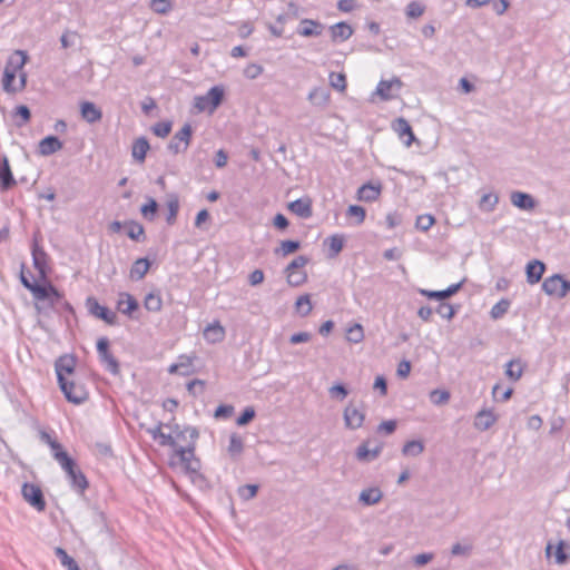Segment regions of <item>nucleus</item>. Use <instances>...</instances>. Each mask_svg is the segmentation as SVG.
<instances>
[{"mask_svg": "<svg viewBox=\"0 0 570 570\" xmlns=\"http://www.w3.org/2000/svg\"><path fill=\"white\" fill-rule=\"evenodd\" d=\"M20 281L31 292L36 301L48 302L50 307L62 306L67 311L72 312V306L63 299L62 294L51 283L39 284L36 281L31 282L23 274H21Z\"/></svg>", "mask_w": 570, "mask_h": 570, "instance_id": "nucleus-1", "label": "nucleus"}, {"mask_svg": "<svg viewBox=\"0 0 570 570\" xmlns=\"http://www.w3.org/2000/svg\"><path fill=\"white\" fill-rule=\"evenodd\" d=\"M188 434L191 442L186 446H179L176 449L175 456L178 458L179 462L184 466L185 471L191 475L200 476V461L195 456V442L198 439V431L196 428L187 426L179 434Z\"/></svg>", "mask_w": 570, "mask_h": 570, "instance_id": "nucleus-2", "label": "nucleus"}, {"mask_svg": "<svg viewBox=\"0 0 570 570\" xmlns=\"http://www.w3.org/2000/svg\"><path fill=\"white\" fill-rule=\"evenodd\" d=\"M61 459L63 460V464L60 466L67 474V479L69 481L70 488L76 493L82 495L85 493V491L89 488V482H88L86 475L78 468V465L73 459H67L65 456H62Z\"/></svg>", "mask_w": 570, "mask_h": 570, "instance_id": "nucleus-3", "label": "nucleus"}, {"mask_svg": "<svg viewBox=\"0 0 570 570\" xmlns=\"http://www.w3.org/2000/svg\"><path fill=\"white\" fill-rule=\"evenodd\" d=\"M224 95L225 91L222 86H214L206 95L196 96L194 106L200 112L208 111L213 114L222 105Z\"/></svg>", "mask_w": 570, "mask_h": 570, "instance_id": "nucleus-4", "label": "nucleus"}, {"mask_svg": "<svg viewBox=\"0 0 570 570\" xmlns=\"http://www.w3.org/2000/svg\"><path fill=\"white\" fill-rule=\"evenodd\" d=\"M109 340L107 337H100L97 341V353L101 364L112 375L120 373V367L117 358L109 351Z\"/></svg>", "mask_w": 570, "mask_h": 570, "instance_id": "nucleus-5", "label": "nucleus"}, {"mask_svg": "<svg viewBox=\"0 0 570 570\" xmlns=\"http://www.w3.org/2000/svg\"><path fill=\"white\" fill-rule=\"evenodd\" d=\"M542 291L547 295L563 298L570 292V281L564 279L560 274H554L543 281Z\"/></svg>", "mask_w": 570, "mask_h": 570, "instance_id": "nucleus-6", "label": "nucleus"}, {"mask_svg": "<svg viewBox=\"0 0 570 570\" xmlns=\"http://www.w3.org/2000/svg\"><path fill=\"white\" fill-rule=\"evenodd\" d=\"M193 137V127L190 124H185L179 131H177L170 139L167 149L174 154H180L187 150Z\"/></svg>", "mask_w": 570, "mask_h": 570, "instance_id": "nucleus-7", "label": "nucleus"}, {"mask_svg": "<svg viewBox=\"0 0 570 570\" xmlns=\"http://www.w3.org/2000/svg\"><path fill=\"white\" fill-rule=\"evenodd\" d=\"M59 387L67 401L73 404H81L87 400L88 393L82 384L68 379L67 381H62Z\"/></svg>", "mask_w": 570, "mask_h": 570, "instance_id": "nucleus-8", "label": "nucleus"}, {"mask_svg": "<svg viewBox=\"0 0 570 570\" xmlns=\"http://www.w3.org/2000/svg\"><path fill=\"white\" fill-rule=\"evenodd\" d=\"M86 307L90 315L106 322L109 325L117 324V315L108 307L100 305L97 298L89 296L86 299Z\"/></svg>", "mask_w": 570, "mask_h": 570, "instance_id": "nucleus-9", "label": "nucleus"}, {"mask_svg": "<svg viewBox=\"0 0 570 570\" xmlns=\"http://www.w3.org/2000/svg\"><path fill=\"white\" fill-rule=\"evenodd\" d=\"M23 499L38 511H43L46 508V501L41 489L32 483H24L22 485Z\"/></svg>", "mask_w": 570, "mask_h": 570, "instance_id": "nucleus-10", "label": "nucleus"}, {"mask_svg": "<svg viewBox=\"0 0 570 570\" xmlns=\"http://www.w3.org/2000/svg\"><path fill=\"white\" fill-rule=\"evenodd\" d=\"M76 368V357L70 354H65L57 358L55 370L57 374L58 384L67 381V375H71Z\"/></svg>", "mask_w": 570, "mask_h": 570, "instance_id": "nucleus-11", "label": "nucleus"}, {"mask_svg": "<svg viewBox=\"0 0 570 570\" xmlns=\"http://www.w3.org/2000/svg\"><path fill=\"white\" fill-rule=\"evenodd\" d=\"M345 426L350 430L360 429L365 420V413L353 404H348L343 413Z\"/></svg>", "mask_w": 570, "mask_h": 570, "instance_id": "nucleus-12", "label": "nucleus"}, {"mask_svg": "<svg viewBox=\"0 0 570 570\" xmlns=\"http://www.w3.org/2000/svg\"><path fill=\"white\" fill-rule=\"evenodd\" d=\"M32 261H33L35 268L39 273L40 279L46 281L48 278V273H49L48 255L37 244H35L32 246Z\"/></svg>", "mask_w": 570, "mask_h": 570, "instance_id": "nucleus-13", "label": "nucleus"}, {"mask_svg": "<svg viewBox=\"0 0 570 570\" xmlns=\"http://www.w3.org/2000/svg\"><path fill=\"white\" fill-rule=\"evenodd\" d=\"M139 308L138 301L129 293H120L117 309L129 318H137L134 314Z\"/></svg>", "mask_w": 570, "mask_h": 570, "instance_id": "nucleus-14", "label": "nucleus"}, {"mask_svg": "<svg viewBox=\"0 0 570 570\" xmlns=\"http://www.w3.org/2000/svg\"><path fill=\"white\" fill-rule=\"evenodd\" d=\"M462 284H463V282H459V283L450 285L448 288L442 289V291H430V289L420 288L419 293L430 299H436V301L443 302V301L450 298L451 296H453L454 294H456L461 289Z\"/></svg>", "mask_w": 570, "mask_h": 570, "instance_id": "nucleus-15", "label": "nucleus"}, {"mask_svg": "<svg viewBox=\"0 0 570 570\" xmlns=\"http://www.w3.org/2000/svg\"><path fill=\"white\" fill-rule=\"evenodd\" d=\"M324 30V24L313 19H302L297 28V35L302 37H318Z\"/></svg>", "mask_w": 570, "mask_h": 570, "instance_id": "nucleus-16", "label": "nucleus"}, {"mask_svg": "<svg viewBox=\"0 0 570 570\" xmlns=\"http://www.w3.org/2000/svg\"><path fill=\"white\" fill-rule=\"evenodd\" d=\"M62 146V141L57 136L49 135L39 141L38 153L41 156H50L59 151Z\"/></svg>", "mask_w": 570, "mask_h": 570, "instance_id": "nucleus-17", "label": "nucleus"}, {"mask_svg": "<svg viewBox=\"0 0 570 570\" xmlns=\"http://www.w3.org/2000/svg\"><path fill=\"white\" fill-rule=\"evenodd\" d=\"M383 450L382 444H377L374 449H368V442L361 443L355 452V458L360 462H372L377 459Z\"/></svg>", "mask_w": 570, "mask_h": 570, "instance_id": "nucleus-18", "label": "nucleus"}, {"mask_svg": "<svg viewBox=\"0 0 570 570\" xmlns=\"http://www.w3.org/2000/svg\"><path fill=\"white\" fill-rule=\"evenodd\" d=\"M546 271V264L539 259L530 261L525 266L527 282L531 285L541 281Z\"/></svg>", "mask_w": 570, "mask_h": 570, "instance_id": "nucleus-19", "label": "nucleus"}, {"mask_svg": "<svg viewBox=\"0 0 570 570\" xmlns=\"http://www.w3.org/2000/svg\"><path fill=\"white\" fill-rule=\"evenodd\" d=\"M510 200L513 206L522 210H532L537 205L535 199L530 194L523 191H512Z\"/></svg>", "mask_w": 570, "mask_h": 570, "instance_id": "nucleus-20", "label": "nucleus"}, {"mask_svg": "<svg viewBox=\"0 0 570 570\" xmlns=\"http://www.w3.org/2000/svg\"><path fill=\"white\" fill-rule=\"evenodd\" d=\"M80 114L82 119L89 124H96L101 120V110L91 101H83L80 105Z\"/></svg>", "mask_w": 570, "mask_h": 570, "instance_id": "nucleus-21", "label": "nucleus"}, {"mask_svg": "<svg viewBox=\"0 0 570 570\" xmlns=\"http://www.w3.org/2000/svg\"><path fill=\"white\" fill-rule=\"evenodd\" d=\"M394 87L397 89L402 87V81L399 78H393L392 80H381L376 87V95H379L382 100H390L394 97L392 94Z\"/></svg>", "mask_w": 570, "mask_h": 570, "instance_id": "nucleus-22", "label": "nucleus"}, {"mask_svg": "<svg viewBox=\"0 0 570 570\" xmlns=\"http://www.w3.org/2000/svg\"><path fill=\"white\" fill-rule=\"evenodd\" d=\"M497 422V416L490 410H481L474 419V428L479 431L489 430Z\"/></svg>", "mask_w": 570, "mask_h": 570, "instance_id": "nucleus-23", "label": "nucleus"}, {"mask_svg": "<svg viewBox=\"0 0 570 570\" xmlns=\"http://www.w3.org/2000/svg\"><path fill=\"white\" fill-rule=\"evenodd\" d=\"M16 185L14 177L12 175L9 160L7 157L2 158L0 164V188L2 190H8Z\"/></svg>", "mask_w": 570, "mask_h": 570, "instance_id": "nucleus-24", "label": "nucleus"}, {"mask_svg": "<svg viewBox=\"0 0 570 570\" xmlns=\"http://www.w3.org/2000/svg\"><path fill=\"white\" fill-rule=\"evenodd\" d=\"M393 129L399 134L401 138L407 137L404 141L407 147L411 146V144L415 140L412 127L405 118H397L393 124Z\"/></svg>", "mask_w": 570, "mask_h": 570, "instance_id": "nucleus-25", "label": "nucleus"}, {"mask_svg": "<svg viewBox=\"0 0 570 570\" xmlns=\"http://www.w3.org/2000/svg\"><path fill=\"white\" fill-rule=\"evenodd\" d=\"M383 498V492L377 487L367 488L361 491L358 502L363 505L371 507L379 503Z\"/></svg>", "mask_w": 570, "mask_h": 570, "instance_id": "nucleus-26", "label": "nucleus"}, {"mask_svg": "<svg viewBox=\"0 0 570 570\" xmlns=\"http://www.w3.org/2000/svg\"><path fill=\"white\" fill-rule=\"evenodd\" d=\"M288 208L301 218H309L313 215L312 203L308 198L296 199L289 204Z\"/></svg>", "mask_w": 570, "mask_h": 570, "instance_id": "nucleus-27", "label": "nucleus"}, {"mask_svg": "<svg viewBox=\"0 0 570 570\" xmlns=\"http://www.w3.org/2000/svg\"><path fill=\"white\" fill-rule=\"evenodd\" d=\"M333 41H345L353 35V29L346 22H337L330 28Z\"/></svg>", "mask_w": 570, "mask_h": 570, "instance_id": "nucleus-28", "label": "nucleus"}, {"mask_svg": "<svg viewBox=\"0 0 570 570\" xmlns=\"http://www.w3.org/2000/svg\"><path fill=\"white\" fill-rule=\"evenodd\" d=\"M381 194L380 185H372L370 183L362 185L357 190V198L362 202H374Z\"/></svg>", "mask_w": 570, "mask_h": 570, "instance_id": "nucleus-29", "label": "nucleus"}, {"mask_svg": "<svg viewBox=\"0 0 570 570\" xmlns=\"http://www.w3.org/2000/svg\"><path fill=\"white\" fill-rule=\"evenodd\" d=\"M225 330L219 324V322H215L213 324H208L204 331V337L210 343H217L224 340Z\"/></svg>", "mask_w": 570, "mask_h": 570, "instance_id": "nucleus-30", "label": "nucleus"}, {"mask_svg": "<svg viewBox=\"0 0 570 570\" xmlns=\"http://www.w3.org/2000/svg\"><path fill=\"white\" fill-rule=\"evenodd\" d=\"M149 148V142L145 137L137 138L134 141L131 148V155L134 159L138 160L139 163H144Z\"/></svg>", "mask_w": 570, "mask_h": 570, "instance_id": "nucleus-31", "label": "nucleus"}, {"mask_svg": "<svg viewBox=\"0 0 570 570\" xmlns=\"http://www.w3.org/2000/svg\"><path fill=\"white\" fill-rule=\"evenodd\" d=\"M42 438L47 440V443L48 445L50 446L51 449V452H52V456L53 459L60 464L62 465L63 464V460L61 459L62 456L67 458V459H72L62 448V445L50 438L49 434L47 433H43L42 434Z\"/></svg>", "mask_w": 570, "mask_h": 570, "instance_id": "nucleus-32", "label": "nucleus"}, {"mask_svg": "<svg viewBox=\"0 0 570 570\" xmlns=\"http://www.w3.org/2000/svg\"><path fill=\"white\" fill-rule=\"evenodd\" d=\"M307 99L317 107H324L327 105L330 100V92L322 87H316L311 90L308 94Z\"/></svg>", "mask_w": 570, "mask_h": 570, "instance_id": "nucleus-33", "label": "nucleus"}, {"mask_svg": "<svg viewBox=\"0 0 570 570\" xmlns=\"http://www.w3.org/2000/svg\"><path fill=\"white\" fill-rule=\"evenodd\" d=\"M554 560L558 564H566L570 560V542L560 540L556 546Z\"/></svg>", "mask_w": 570, "mask_h": 570, "instance_id": "nucleus-34", "label": "nucleus"}, {"mask_svg": "<svg viewBox=\"0 0 570 570\" xmlns=\"http://www.w3.org/2000/svg\"><path fill=\"white\" fill-rule=\"evenodd\" d=\"M149 267L150 262L147 258H138L130 268V277L137 281L144 278Z\"/></svg>", "mask_w": 570, "mask_h": 570, "instance_id": "nucleus-35", "label": "nucleus"}, {"mask_svg": "<svg viewBox=\"0 0 570 570\" xmlns=\"http://www.w3.org/2000/svg\"><path fill=\"white\" fill-rule=\"evenodd\" d=\"M166 205H167V209H168L166 222L168 225H173V224H175L177 214L179 212L178 196L176 194L168 195Z\"/></svg>", "mask_w": 570, "mask_h": 570, "instance_id": "nucleus-36", "label": "nucleus"}, {"mask_svg": "<svg viewBox=\"0 0 570 570\" xmlns=\"http://www.w3.org/2000/svg\"><path fill=\"white\" fill-rule=\"evenodd\" d=\"M127 227V236L136 242H140L145 239V229L140 223L135 220H129L125 223Z\"/></svg>", "mask_w": 570, "mask_h": 570, "instance_id": "nucleus-37", "label": "nucleus"}, {"mask_svg": "<svg viewBox=\"0 0 570 570\" xmlns=\"http://www.w3.org/2000/svg\"><path fill=\"white\" fill-rule=\"evenodd\" d=\"M28 59V55L23 50H16L12 56H10L6 67H10L13 71H19L23 68Z\"/></svg>", "mask_w": 570, "mask_h": 570, "instance_id": "nucleus-38", "label": "nucleus"}, {"mask_svg": "<svg viewBox=\"0 0 570 570\" xmlns=\"http://www.w3.org/2000/svg\"><path fill=\"white\" fill-rule=\"evenodd\" d=\"M55 553L60 563L68 570H80L75 559L70 557L65 549L56 548Z\"/></svg>", "mask_w": 570, "mask_h": 570, "instance_id": "nucleus-39", "label": "nucleus"}, {"mask_svg": "<svg viewBox=\"0 0 570 570\" xmlns=\"http://www.w3.org/2000/svg\"><path fill=\"white\" fill-rule=\"evenodd\" d=\"M498 203H499L498 195H495L493 193H488L481 197V199L479 202V208L482 212L490 213V212L494 210Z\"/></svg>", "mask_w": 570, "mask_h": 570, "instance_id": "nucleus-40", "label": "nucleus"}, {"mask_svg": "<svg viewBox=\"0 0 570 570\" xmlns=\"http://www.w3.org/2000/svg\"><path fill=\"white\" fill-rule=\"evenodd\" d=\"M301 247V243L294 239L282 240L278 248L275 249V254H279L282 256H287L289 254L295 253Z\"/></svg>", "mask_w": 570, "mask_h": 570, "instance_id": "nucleus-41", "label": "nucleus"}, {"mask_svg": "<svg viewBox=\"0 0 570 570\" xmlns=\"http://www.w3.org/2000/svg\"><path fill=\"white\" fill-rule=\"evenodd\" d=\"M424 451L422 441L412 440L407 441L402 449V453L407 456H417Z\"/></svg>", "mask_w": 570, "mask_h": 570, "instance_id": "nucleus-42", "label": "nucleus"}, {"mask_svg": "<svg viewBox=\"0 0 570 570\" xmlns=\"http://www.w3.org/2000/svg\"><path fill=\"white\" fill-rule=\"evenodd\" d=\"M313 306L308 294L301 295L295 302V309L301 316H307Z\"/></svg>", "mask_w": 570, "mask_h": 570, "instance_id": "nucleus-43", "label": "nucleus"}, {"mask_svg": "<svg viewBox=\"0 0 570 570\" xmlns=\"http://www.w3.org/2000/svg\"><path fill=\"white\" fill-rule=\"evenodd\" d=\"M144 306L149 312H159L163 306V301L159 294L149 293L146 295Z\"/></svg>", "mask_w": 570, "mask_h": 570, "instance_id": "nucleus-44", "label": "nucleus"}, {"mask_svg": "<svg viewBox=\"0 0 570 570\" xmlns=\"http://www.w3.org/2000/svg\"><path fill=\"white\" fill-rule=\"evenodd\" d=\"M523 367L519 360H511L507 364L505 375L512 381H518L522 376Z\"/></svg>", "mask_w": 570, "mask_h": 570, "instance_id": "nucleus-45", "label": "nucleus"}, {"mask_svg": "<svg viewBox=\"0 0 570 570\" xmlns=\"http://www.w3.org/2000/svg\"><path fill=\"white\" fill-rule=\"evenodd\" d=\"M511 302L507 298L500 299L498 303H495L491 311L490 315L493 320L501 318L510 308Z\"/></svg>", "mask_w": 570, "mask_h": 570, "instance_id": "nucleus-46", "label": "nucleus"}, {"mask_svg": "<svg viewBox=\"0 0 570 570\" xmlns=\"http://www.w3.org/2000/svg\"><path fill=\"white\" fill-rule=\"evenodd\" d=\"M330 247V257H335L343 249L344 237L342 235H332L326 239Z\"/></svg>", "mask_w": 570, "mask_h": 570, "instance_id": "nucleus-47", "label": "nucleus"}, {"mask_svg": "<svg viewBox=\"0 0 570 570\" xmlns=\"http://www.w3.org/2000/svg\"><path fill=\"white\" fill-rule=\"evenodd\" d=\"M244 450V442L240 435L237 433H233L229 436V445H228V453L232 456L239 455Z\"/></svg>", "mask_w": 570, "mask_h": 570, "instance_id": "nucleus-48", "label": "nucleus"}, {"mask_svg": "<svg viewBox=\"0 0 570 570\" xmlns=\"http://www.w3.org/2000/svg\"><path fill=\"white\" fill-rule=\"evenodd\" d=\"M330 85L332 88L340 92H344L346 89V76L342 72H331L328 76Z\"/></svg>", "mask_w": 570, "mask_h": 570, "instance_id": "nucleus-49", "label": "nucleus"}, {"mask_svg": "<svg viewBox=\"0 0 570 570\" xmlns=\"http://www.w3.org/2000/svg\"><path fill=\"white\" fill-rule=\"evenodd\" d=\"M346 340L351 343H360L364 340V331L363 326L358 323H355L351 327H348L346 332Z\"/></svg>", "mask_w": 570, "mask_h": 570, "instance_id": "nucleus-50", "label": "nucleus"}, {"mask_svg": "<svg viewBox=\"0 0 570 570\" xmlns=\"http://www.w3.org/2000/svg\"><path fill=\"white\" fill-rule=\"evenodd\" d=\"M157 212L158 203L151 197H149L147 203L144 204L140 208L141 215L149 220H153L155 218Z\"/></svg>", "mask_w": 570, "mask_h": 570, "instance_id": "nucleus-51", "label": "nucleus"}, {"mask_svg": "<svg viewBox=\"0 0 570 570\" xmlns=\"http://www.w3.org/2000/svg\"><path fill=\"white\" fill-rule=\"evenodd\" d=\"M287 283L291 286L297 287L302 284H304L307 279V275L305 272H295V271H285Z\"/></svg>", "mask_w": 570, "mask_h": 570, "instance_id": "nucleus-52", "label": "nucleus"}, {"mask_svg": "<svg viewBox=\"0 0 570 570\" xmlns=\"http://www.w3.org/2000/svg\"><path fill=\"white\" fill-rule=\"evenodd\" d=\"M16 76H17V71L11 70L10 67L4 68L2 83H3V89L7 92H16L17 91V88H14L12 86V83L16 79Z\"/></svg>", "mask_w": 570, "mask_h": 570, "instance_id": "nucleus-53", "label": "nucleus"}, {"mask_svg": "<svg viewBox=\"0 0 570 570\" xmlns=\"http://www.w3.org/2000/svg\"><path fill=\"white\" fill-rule=\"evenodd\" d=\"M171 127V121H159L151 127V131L155 136L165 138L170 134Z\"/></svg>", "mask_w": 570, "mask_h": 570, "instance_id": "nucleus-54", "label": "nucleus"}, {"mask_svg": "<svg viewBox=\"0 0 570 570\" xmlns=\"http://www.w3.org/2000/svg\"><path fill=\"white\" fill-rule=\"evenodd\" d=\"M150 9L160 14H166L173 9L170 0H150Z\"/></svg>", "mask_w": 570, "mask_h": 570, "instance_id": "nucleus-55", "label": "nucleus"}, {"mask_svg": "<svg viewBox=\"0 0 570 570\" xmlns=\"http://www.w3.org/2000/svg\"><path fill=\"white\" fill-rule=\"evenodd\" d=\"M346 216L348 217H355L356 218V225H361L366 216V212L362 206L358 205H350L346 210Z\"/></svg>", "mask_w": 570, "mask_h": 570, "instance_id": "nucleus-56", "label": "nucleus"}, {"mask_svg": "<svg viewBox=\"0 0 570 570\" xmlns=\"http://www.w3.org/2000/svg\"><path fill=\"white\" fill-rule=\"evenodd\" d=\"M257 484H245L239 487L237 490L239 498H242L245 501L253 499L257 494Z\"/></svg>", "mask_w": 570, "mask_h": 570, "instance_id": "nucleus-57", "label": "nucleus"}, {"mask_svg": "<svg viewBox=\"0 0 570 570\" xmlns=\"http://www.w3.org/2000/svg\"><path fill=\"white\" fill-rule=\"evenodd\" d=\"M328 394L333 399L343 401L348 395V390L343 383H336L328 389Z\"/></svg>", "mask_w": 570, "mask_h": 570, "instance_id": "nucleus-58", "label": "nucleus"}, {"mask_svg": "<svg viewBox=\"0 0 570 570\" xmlns=\"http://www.w3.org/2000/svg\"><path fill=\"white\" fill-rule=\"evenodd\" d=\"M450 393L445 390H433L430 393V400L435 405L445 404L450 400Z\"/></svg>", "mask_w": 570, "mask_h": 570, "instance_id": "nucleus-59", "label": "nucleus"}, {"mask_svg": "<svg viewBox=\"0 0 570 570\" xmlns=\"http://www.w3.org/2000/svg\"><path fill=\"white\" fill-rule=\"evenodd\" d=\"M425 7L419 1H411L406 6V14L410 18L416 19L424 13Z\"/></svg>", "mask_w": 570, "mask_h": 570, "instance_id": "nucleus-60", "label": "nucleus"}, {"mask_svg": "<svg viewBox=\"0 0 570 570\" xmlns=\"http://www.w3.org/2000/svg\"><path fill=\"white\" fill-rule=\"evenodd\" d=\"M256 415L255 409L253 406H247L240 413V415L236 420V424L239 426L247 425Z\"/></svg>", "mask_w": 570, "mask_h": 570, "instance_id": "nucleus-61", "label": "nucleus"}, {"mask_svg": "<svg viewBox=\"0 0 570 570\" xmlns=\"http://www.w3.org/2000/svg\"><path fill=\"white\" fill-rule=\"evenodd\" d=\"M435 312L448 321L452 320L455 315V309L452 305L441 302L436 307Z\"/></svg>", "mask_w": 570, "mask_h": 570, "instance_id": "nucleus-62", "label": "nucleus"}, {"mask_svg": "<svg viewBox=\"0 0 570 570\" xmlns=\"http://www.w3.org/2000/svg\"><path fill=\"white\" fill-rule=\"evenodd\" d=\"M434 223H435L434 217L432 215L425 214V215L417 216L415 226L419 229L426 232L432 227V225Z\"/></svg>", "mask_w": 570, "mask_h": 570, "instance_id": "nucleus-63", "label": "nucleus"}, {"mask_svg": "<svg viewBox=\"0 0 570 570\" xmlns=\"http://www.w3.org/2000/svg\"><path fill=\"white\" fill-rule=\"evenodd\" d=\"M77 39H78L77 32L66 31L60 37V42H61L62 48L67 49V48L73 47Z\"/></svg>", "mask_w": 570, "mask_h": 570, "instance_id": "nucleus-64", "label": "nucleus"}]
</instances>
